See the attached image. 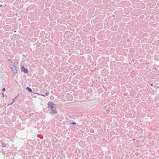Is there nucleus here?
Masks as SVG:
<instances>
[{"mask_svg": "<svg viewBox=\"0 0 159 159\" xmlns=\"http://www.w3.org/2000/svg\"><path fill=\"white\" fill-rule=\"evenodd\" d=\"M10 67L12 72L15 75L17 72V67L15 66V65L12 62H11L10 64Z\"/></svg>", "mask_w": 159, "mask_h": 159, "instance_id": "nucleus-1", "label": "nucleus"}, {"mask_svg": "<svg viewBox=\"0 0 159 159\" xmlns=\"http://www.w3.org/2000/svg\"><path fill=\"white\" fill-rule=\"evenodd\" d=\"M48 105L49 108L50 109L54 108L55 106V105L52 102H49L48 103Z\"/></svg>", "mask_w": 159, "mask_h": 159, "instance_id": "nucleus-2", "label": "nucleus"}, {"mask_svg": "<svg viewBox=\"0 0 159 159\" xmlns=\"http://www.w3.org/2000/svg\"><path fill=\"white\" fill-rule=\"evenodd\" d=\"M51 109V110L52 113L53 115L57 113V111L55 109V107L54 108H52Z\"/></svg>", "mask_w": 159, "mask_h": 159, "instance_id": "nucleus-3", "label": "nucleus"}, {"mask_svg": "<svg viewBox=\"0 0 159 159\" xmlns=\"http://www.w3.org/2000/svg\"><path fill=\"white\" fill-rule=\"evenodd\" d=\"M21 70L23 71L25 73H26L28 72V70L26 69H25L23 66L21 67Z\"/></svg>", "mask_w": 159, "mask_h": 159, "instance_id": "nucleus-4", "label": "nucleus"}, {"mask_svg": "<svg viewBox=\"0 0 159 159\" xmlns=\"http://www.w3.org/2000/svg\"><path fill=\"white\" fill-rule=\"evenodd\" d=\"M26 89H28V90L30 92H31L32 91V90L30 88H29V87H27L26 88Z\"/></svg>", "mask_w": 159, "mask_h": 159, "instance_id": "nucleus-5", "label": "nucleus"}, {"mask_svg": "<svg viewBox=\"0 0 159 159\" xmlns=\"http://www.w3.org/2000/svg\"><path fill=\"white\" fill-rule=\"evenodd\" d=\"M15 101V99H14L13 98V99H12V102H11L10 104H8V106H9V105H10L11 104H12V103H13V102H14Z\"/></svg>", "mask_w": 159, "mask_h": 159, "instance_id": "nucleus-6", "label": "nucleus"}, {"mask_svg": "<svg viewBox=\"0 0 159 159\" xmlns=\"http://www.w3.org/2000/svg\"><path fill=\"white\" fill-rule=\"evenodd\" d=\"M5 145L4 144H3L2 145V147H5Z\"/></svg>", "mask_w": 159, "mask_h": 159, "instance_id": "nucleus-7", "label": "nucleus"}, {"mask_svg": "<svg viewBox=\"0 0 159 159\" xmlns=\"http://www.w3.org/2000/svg\"><path fill=\"white\" fill-rule=\"evenodd\" d=\"M45 94L47 96L49 94V93L48 92H47V93H46Z\"/></svg>", "mask_w": 159, "mask_h": 159, "instance_id": "nucleus-8", "label": "nucleus"}, {"mask_svg": "<svg viewBox=\"0 0 159 159\" xmlns=\"http://www.w3.org/2000/svg\"><path fill=\"white\" fill-rule=\"evenodd\" d=\"M5 88H3L2 89V91H5Z\"/></svg>", "mask_w": 159, "mask_h": 159, "instance_id": "nucleus-9", "label": "nucleus"}, {"mask_svg": "<svg viewBox=\"0 0 159 159\" xmlns=\"http://www.w3.org/2000/svg\"><path fill=\"white\" fill-rule=\"evenodd\" d=\"M11 59H9L8 60V61H10V62H11Z\"/></svg>", "mask_w": 159, "mask_h": 159, "instance_id": "nucleus-10", "label": "nucleus"}, {"mask_svg": "<svg viewBox=\"0 0 159 159\" xmlns=\"http://www.w3.org/2000/svg\"><path fill=\"white\" fill-rule=\"evenodd\" d=\"M76 124L75 122H74V123H72V124Z\"/></svg>", "mask_w": 159, "mask_h": 159, "instance_id": "nucleus-11", "label": "nucleus"}, {"mask_svg": "<svg viewBox=\"0 0 159 159\" xmlns=\"http://www.w3.org/2000/svg\"><path fill=\"white\" fill-rule=\"evenodd\" d=\"M2 7V5H0V7Z\"/></svg>", "mask_w": 159, "mask_h": 159, "instance_id": "nucleus-12", "label": "nucleus"}, {"mask_svg": "<svg viewBox=\"0 0 159 159\" xmlns=\"http://www.w3.org/2000/svg\"><path fill=\"white\" fill-rule=\"evenodd\" d=\"M127 41L129 42V40H127Z\"/></svg>", "mask_w": 159, "mask_h": 159, "instance_id": "nucleus-13", "label": "nucleus"}, {"mask_svg": "<svg viewBox=\"0 0 159 159\" xmlns=\"http://www.w3.org/2000/svg\"><path fill=\"white\" fill-rule=\"evenodd\" d=\"M41 95L43 96H44V95L43 94H41Z\"/></svg>", "mask_w": 159, "mask_h": 159, "instance_id": "nucleus-14", "label": "nucleus"}, {"mask_svg": "<svg viewBox=\"0 0 159 159\" xmlns=\"http://www.w3.org/2000/svg\"><path fill=\"white\" fill-rule=\"evenodd\" d=\"M151 86H152L153 85V84H151Z\"/></svg>", "mask_w": 159, "mask_h": 159, "instance_id": "nucleus-15", "label": "nucleus"}, {"mask_svg": "<svg viewBox=\"0 0 159 159\" xmlns=\"http://www.w3.org/2000/svg\"><path fill=\"white\" fill-rule=\"evenodd\" d=\"M2 95H3V97H4V95L3 94H2Z\"/></svg>", "mask_w": 159, "mask_h": 159, "instance_id": "nucleus-16", "label": "nucleus"}]
</instances>
